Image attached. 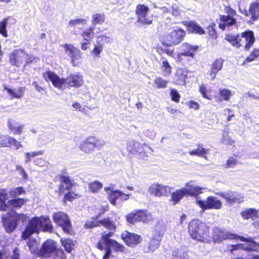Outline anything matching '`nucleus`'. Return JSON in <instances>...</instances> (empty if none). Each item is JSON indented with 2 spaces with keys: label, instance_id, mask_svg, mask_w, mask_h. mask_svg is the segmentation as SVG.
<instances>
[{
  "label": "nucleus",
  "instance_id": "obj_31",
  "mask_svg": "<svg viewBox=\"0 0 259 259\" xmlns=\"http://www.w3.org/2000/svg\"><path fill=\"white\" fill-rule=\"evenodd\" d=\"M162 236V234L156 232L151 237L149 244V249L150 250L154 251L158 247L161 240Z\"/></svg>",
  "mask_w": 259,
  "mask_h": 259
},
{
  "label": "nucleus",
  "instance_id": "obj_2",
  "mask_svg": "<svg viewBox=\"0 0 259 259\" xmlns=\"http://www.w3.org/2000/svg\"><path fill=\"white\" fill-rule=\"evenodd\" d=\"M52 229L53 226L48 217H34L29 220L22 233V238L26 239L32 234L38 233L40 230L51 231Z\"/></svg>",
  "mask_w": 259,
  "mask_h": 259
},
{
  "label": "nucleus",
  "instance_id": "obj_35",
  "mask_svg": "<svg viewBox=\"0 0 259 259\" xmlns=\"http://www.w3.org/2000/svg\"><path fill=\"white\" fill-rule=\"evenodd\" d=\"M62 183L59 188V192L64 193L65 190L69 191L72 187V182L68 177L63 176L61 178Z\"/></svg>",
  "mask_w": 259,
  "mask_h": 259
},
{
  "label": "nucleus",
  "instance_id": "obj_6",
  "mask_svg": "<svg viewBox=\"0 0 259 259\" xmlns=\"http://www.w3.org/2000/svg\"><path fill=\"white\" fill-rule=\"evenodd\" d=\"M105 237H102L97 245L98 249L106 251V253L103 257V259L109 258L111 248H113L116 251H124V247L123 245L114 240H107Z\"/></svg>",
  "mask_w": 259,
  "mask_h": 259
},
{
  "label": "nucleus",
  "instance_id": "obj_32",
  "mask_svg": "<svg viewBox=\"0 0 259 259\" xmlns=\"http://www.w3.org/2000/svg\"><path fill=\"white\" fill-rule=\"evenodd\" d=\"M242 217L245 220L251 219L253 220L259 218L258 211L255 208H247L241 213Z\"/></svg>",
  "mask_w": 259,
  "mask_h": 259
},
{
  "label": "nucleus",
  "instance_id": "obj_37",
  "mask_svg": "<svg viewBox=\"0 0 259 259\" xmlns=\"http://www.w3.org/2000/svg\"><path fill=\"white\" fill-rule=\"evenodd\" d=\"M139 222L143 223H149L154 220L152 215L146 211L143 210H137Z\"/></svg>",
  "mask_w": 259,
  "mask_h": 259
},
{
  "label": "nucleus",
  "instance_id": "obj_42",
  "mask_svg": "<svg viewBox=\"0 0 259 259\" xmlns=\"http://www.w3.org/2000/svg\"><path fill=\"white\" fill-rule=\"evenodd\" d=\"M161 67L164 76H167L170 74L171 72V67L167 60L163 57L162 58Z\"/></svg>",
  "mask_w": 259,
  "mask_h": 259
},
{
  "label": "nucleus",
  "instance_id": "obj_34",
  "mask_svg": "<svg viewBox=\"0 0 259 259\" xmlns=\"http://www.w3.org/2000/svg\"><path fill=\"white\" fill-rule=\"evenodd\" d=\"M186 195L183 188L177 190L171 194L170 201L175 205L179 203L184 196Z\"/></svg>",
  "mask_w": 259,
  "mask_h": 259
},
{
  "label": "nucleus",
  "instance_id": "obj_55",
  "mask_svg": "<svg viewBox=\"0 0 259 259\" xmlns=\"http://www.w3.org/2000/svg\"><path fill=\"white\" fill-rule=\"evenodd\" d=\"M25 193L23 187H19L12 189L9 191L10 195L12 197H15Z\"/></svg>",
  "mask_w": 259,
  "mask_h": 259
},
{
  "label": "nucleus",
  "instance_id": "obj_23",
  "mask_svg": "<svg viewBox=\"0 0 259 259\" xmlns=\"http://www.w3.org/2000/svg\"><path fill=\"white\" fill-rule=\"evenodd\" d=\"M222 198L225 199L226 203L232 204L235 202L240 203L242 197L235 192L228 191L227 192H222L218 194Z\"/></svg>",
  "mask_w": 259,
  "mask_h": 259
},
{
  "label": "nucleus",
  "instance_id": "obj_8",
  "mask_svg": "<svg viewBox=\"0 0 259 259\" xmlns=\"http://www.w3.org/2000/svg\"><path fill=\"white\" fill-rule=\"evenodd\" d=\"M196 203L203 210L219 209L222 207L221 201L213 196H209L205 200H201L197 197Z\"/></svg>",
  "mask_w": 259,
  "mask_h": 259
},
{
  "label": "nucleus",
  "instance_id": "obj_64",
  "mask_svg": "<svg viewBox=\"0 0 259 259\" xmlns=\"http://www.w3.org/2000/svg\"><path fill=\"white\" fill-rule=\"evenodd\" d=\"M54 257H56V259H64L65 258V255L62 249H58L57 247Z\"/></svg>",
  "mask_w": 259,
  "mask_h": 259
},
{
  "label": "nucleus",
  "instance_id": "obj_53",
  "mask_svg": "<svg viewBox=\"0 0 259 259\" xmlns=\"http://www.w3.org/2000/svg\"><path fill=\"white\" fill-rule=\"evenodd\" d=\"M11 137L9 136L3 135L0 137V147H10V141Z\"/></svg>",
  "mask_w": 259,
  "mask_h": 259
},
{
  "label": "nucleus",
  "instance_id": "obj_44",
  "mask_svg": "<svg viewBox=\"0 0 259 259\" xmlns=\"http://www.w3.org/2000/svg\"><path fill=\"white\" fill-rule=\"evenodd\" d=\"M38 242L35 239L31 238L28 240L27 245L31 253L38 255Z\"/></svg>",
  "mask_w": 259,
  "mask_h": 259
},
{
  "label": "nucleus",
  "instance_id": "obj_43",
  "mask_svg": "<svg viewBox=\"0 0 259 259\" xmlns=\"http://www.w3.org/2000/svg\"><path fill=\"white\" fill-rule=\"evenodd\" d=\"M44 153V151L43 150H39L37 151H32V152H26L24 154V157H25V163L27 164L29 163L32 158H34L36 156H39V155H42Z\"/></svg>",
  "mask_w": 259,
  "mask_h": 259
},
{
  "label": "nucleus",
  "instance_id": "obj_21",
  "mask_svg": "<svg viewBox=\"0 0 259 259\" xmlns=\"http://www.w3.org/2000/svg\"><path fill=\"white\" fill-rule=\"evenodd\" d=\"M84 82L83 77L79 73L71 74L66 78V85L69 87L78 88Z\"/></svg>",
  "mask_w": 259,
  "mask_h": 259
},
{
  "label": "nucleus",
  "instance_id": "obj_60",
  "mask_svg": "<svg viewBox=\"0 0 259 259\" xmlns=\"http://www.w3.org/2000/svg\"><path fill=\"white\" fill-rule=\"evenodd\" d=\"M13 147L16 150H18L19 148L22 147V145L20 141H17L15 139L11 138L10 141V148Z\"/></svg>",
  "mask_w": 259,
  "mask_h": 259
},
{
  "label": "nucleus",
  "instance_id": "obj_14",
  "mask_svg": "<svg viewBox=\"0 0 259 259\" xmlns=\"http://www.w3.org/2000/svg\"><path fill=\"white\" fill-rule=\"evenodd\" d=\"M126 148L127 150L131 153H139L140 154V157L144 160H146L148 156L145 154V153H143V150L146 151L151 150V148L146 144L141 145L138 142L134 140L129 141Z\"/></svg>",
  "mask_w": 259,
  "mask_h": 259
},
{
  "label": "nucleus",
  "instance_id": "obj_50",
  "mask_svg": "<svg viewBox=\"0 0 259 259\" xmlns=\"http://www.w3.org/2000/svg\"><path fill=\"white\" fill-rule=\"evenodd\" d=\"M102 187V184L97 181H95L89 184L90 190L94 193L98 192Z\"/></svg>",
  "mask_w": 259,
  "mask_h": 259
},
{
  "label": "nucleus",
  "instance_id": "obj_15",
  "mask_svg": "<svg viewBox=\"0 0 259 259\" xmlns=\"http://www.w3.org/2000/svg\"><path fill=\"white\" fill-rule=\"evenodd\" d=\"M149 12V8L143 4H139L137 6L136 14L137 16L138 22L144 24L149 25L152 21L148 18L147 16Z\"/></svg>",
  "mask_w": 259,
  "mask_h": 259
},
{
  "label": "nucleus",
  "instance_id": "obj_41",
  "mask_svg": "<svg viewBox=\"0 0 259 259\" xmlns=\"http://www.w3.org/2000/svg\"><path fill=\"white\" fill-rule=\"evenodd\" d=\"M188 30L191 32L198 33L199 34H203L205 33V31L202 28L194 22H191L189 23Z\"/></svg>",
  "mask_w": 259,
  "mask_h": 259
},
{
  "label": "nucleus",
  "instance_id": "obj_10",
  "mask_svg": "<svg viewBox=\"0 0 259 259\" xmlns=\"http://www.w3.org/2000/svg\"><path fill=\"white\" fill-rule=\"evenodd\" d=\"M102 147L99 140L95 137H89L80 143L79 149L86 153H90L96 148Z\"/></svg>",
  "mask_w": 259,
  "mask_h": 259
},
{
  "label": "nucleus",
  "instance_id": "obj_38",
  "mask_svg": "<svg viewBox=\"0 0 259 259\" xmlns=\"http://www.w3.org/2000/svg\"><path fill=\"white\" fill-rule=\"evenodd\" d=\"M186 76V74L182 69H178L174 77L175 83L180 85L184 84L185 83Z\"/></svg>",
  "mask_w": 259,
  "mask_h": 259
},
{
  "label": "nucleus",
  "instance_id": "obj_47",
  "mask_svg": "<svg viewBox=\"0 0 259 259\" xmlns=\"http://www.w3.org/2000/svg\"><path fill=\"white\" fill-rule=\"evenodd\" d=\"M94 27H90V28L84 30L82 32L81 35L83 38L84 41H90L94 36Z\"/></svg>",
  "mask_w": 259,
  "mask_h": 259
},
{
  "label": "nucleus",
  "instance_id": "obj_16",
  "mask_svg": "<svg viewBox=\"0 0 259 259\" xmlns=\"http://www.w3.org/2000/svg\"><path fill=\"white\" fill-rule=\"evenodd\" d=\"M213 239L215 242H220L224 239H236L238 235L226 230L216 228L213 231Z\"/></svg>",
  "mask_w": 259,
  "mask_h": 259
},
{
  "label": "nucleus",
  "instance_id": "obj_40",
  "mask_svg": "<svg viewBox=\"0 0 259 259\" xmlns=\"http://www.w3.org/2000/svg\"><path fill=\"white\" fill-rule=\"evenodd\" d=\"M25 202V200L22 198H18L8 200V210H9V209L20 208L23 205Z\"/></svg>",
  "mask_w": 259,
  "mask_h": 259
},
{
  "label": "nucleus",
  "instance_id": "obj_36",
  "mask_svg": "<svg viewBox=\"0 0 259 259\" xmlns=\"http://www.w3.org/2000/svg\"><path fill=\"white\" fill-rule=\"evenodd\" d=\"M8 195L6 190L0 191V210L7 211L8 206Z\"/></svg>",
  "mask_w": 259,
  "mask_h": 259
},
{
  "label": "nucleus",
  "instance_id": "obj_61",
  "mask_svg": "<svg viewBox=\"0 0 259 259\" xmlns=\"http://www.w3.org/2000/svg\"><path fill=\"white\" fill-rule=\"evenodd\" d=\"M86 20L84 19H77L74 20H71L69 22V25L70 26H76L79 24H85Z\"/></svg>",
  "mask_w": 259,
  "mask_h": 259
},
{
  "label": "nucleus",
  "instance_id": "obj_26",
  "mask_svg": "<svg viewBox=\"0 0 259 259\" xmlns=\"http://www.w3.org/2000/svg\"><path fill=\"white\" fill-rule=\"evenodd\" d=\"M104 190L107 195V198L113 205H116V200L120 197L121 191L114 190L112 187H106Z\"/></svg>",
  "mask_w": 259,
  "mask_h": 259
},
{
  "label": "nucleus",
  "instance_id": "obj_54",
  "mask_svg": "<svg viewBox=\"0 0 259 259\" xmlns=\"http://www.w3.org/2000/svg\"><path fill=\"white\" fill-rule=\"evenodd\" d=\"M199 90L204 98L208 100L212 99L211 96L208 95L210 93V90H208L204 84H202L200 85Z\"/></svg>",
  "mask_w": 259,
  "mask_h": 259
},
{
  "label": "nucleus",
  "instance_id": "obj_59",
  "mask_svg": "<svg viewBox=\"0 0 259 259\" xmlns=\"http://www.w3.org/2000/svg\"><path fill=\"white\" fill-rule=\"evenodd\" d=\"M23 127L22 125H14L10 127V130L14 134L20 135L22 132Z\"/></svg>",
  "mask_w": 259,
  "mask_h": 259
},
{
  "label": "nucleus",
  "instance_id": "obj_25",
  "mask_svg": "<svg viewBox=\"0 0 259 259\" xmlns=\"http://www.w3.org/2000/svg\"><path fill=\"white\" fill-rule=\"evenodd\" d=\"M240 38L243 40V46H244L246 50H249L255 41L253 32L251 31L242 33Z\"/></svg>",
  "mask_w": 259,
  "mask_h": 259
},
{
  "label": "nucleus",
  "instance_id": "obj_9",
  "mask_svg": "<svg viewBox=\"0 0 259 259\" xmlns=\"http://www.w3.org/2000/svg\"><path fill=\"white\" fill-rule=\"evenodd\" d=\"M54 222L60 226L62 230L67 233H70L71 226V223L67 214L63 212H57L53 214Z\"/></svg>",
  "mask_w": 259,
  "mask_h": 259
},
{
  "label": "nucleus",
  "instance_id": "obj_19",
  "mask_svg": "<svg viewBox=\"0 0 259 259\" xmlns=\"http://www.w3.org/2000/svg\"><path fill=\"white\" fill-rule=\"evenodd\" d=\"M121 237L126 245L131 247H134L138 245L142 241L141 236L126 231L122 232Z\"/></svg>",
  "mask_w": 259,
  "mask_h": 259
},
{
  "label": "nucleus",
  "instance_id": "obj_58",
  "mask_svg": "<svg viewBox=\"0 0 259 259\" xmlns=\"http://www.w3.org/2000/svg\"><path fill=\"white\" fill-rule=\"evenodd\" d=\"M97 38V40L96 43L98 44H103V46L105 43H111L112 41L110 37L105 35L98 36Z\"/></svg>",
  "mask_w": 259,
  "mask_h": 259
},
{
  "label": "nucleus",
  "instance_id": "obj_17",
  "mask_svg": "<svg viewBox=\"0 0 259 259\" xmlns=\"http://www.w3.org/2000/svg\"><path fill=\"white\" fill-rule=\"evenodd\" d=\"M250 18L251 22H255L259 19V0L252 1L249 5L248 11L243 13Z\"/></svg>",
  "mask_w": 259,
  "mask_h": 259
},
{
  "label": "nucleus",
  "instance_id": "obj_24",
  "mask_svg": "<svg viewBox=\"0 0 259 259\" xmlns=\"http://www.w3.org/2000/svg\"><path fill=\"white\" fill-rule=\"evenodd\" d=\"M100 225H102L110 230H114L116 228L114 224L108 218L105 219L99 222H88L85 224V226L87 228H92L96 226H99Z\"/></svg>",
  "mask_w": 259,
  "mask_h": 259
},
{
  "label": "nucleus",
  "instance_id": "obj_18",
  "mask_svg": "<svg viewBox=\"0 0 259 259\" xmlns=\"http://www.w3.org/2000/svg\"><path fill=\"white\" fill-rule=\"evenodd\" d=\"M170 187L162 184L154 183L150 185L148 189L150 194L156 197H160L166 196Z\"/></svg>",
  "mask_w": 259,
  "mask_h": 259
},
{
  "label": "nucleus",
  "instance_id": "obj_62",
  "mask_svg": "<svg viewBox=\"0 0 259 259\" xmlns=\"http://www.w3.org/2000/svg\"><path fill=\"white\" fill-rule=\"evenodd\" d=\"M215 26V24L213 23H212L209 24V25L208 26V28H207L208 34L213 37H217L216 32L214 29Z\"/></svg>",
  "mask_w": 259,
  "mask_h": 259
},
{
  "label": "nucleus",
  "instance_id": "obj_39",
  "mask_svg": "<svg viewBox=\"0 0 259 259\" xmlns=\"http://www.w3.org/2000/svg\"><path fill=\"white\" fill-rule=\"evenodd\" d=\"M225 39L229 41L232 46L239 48L243 46V40L240 38V36H233L231 35H226Z\"/></svg>",
  "mask_w": 259,
  "mask_h": 259
},
{
  "label": "nucleus",
  "instance_id": "obj_13",
  "mask_svg": "<svg viewBox=\"0 0 259 259\" xmlns=\"http://www.w3.org/2000/svg\"><path fill=\"white\" fill-rule=\"evenodd\" d=\"M43 77L47 81H51L55 88L63 89L66 87V78L60 77L52 71H47L44 72Z\"/></svg>",
  "mask_w": 259,
  "mask_h": 259
},
{
  "label": "nucleus",
  "instance_id": "obj_20",
  "mask_svg": "<svg viewBox=\"0 0 259 259\" xmlns=\"http://www.w3.org/2000/svg\"><path fill=\"white\" fill-rule=\"evenodd\" d=\"M65 53L71 59V62L74 64L75 61L82 58V53L80 51L71 45L65 44L63 46Z\"/></svg>",
  "mask_w": 259,
  "mask_h": 259
},
{
  "label": "nucleus",
  "instance_id": "obj_12",
  "mask_svg": "<svg viewBox=\"0 0 259 259\" xmlns=\"http://www.w3.org/2000/svg\"><path fill=\"white\" fill-rule=\"evenodd\" d=\"M43 77L47 81H51L55 88L63 89L66 87V78L60 77L52 71H47L44 72Z\"/></svg>",
  "mask_w": 259,
  "mask_h": 259
},
{
  "label": "nucleus",
  "instance_id": "obj_28",
  "mask_svg": "<svg viewBox=\"0 0 259 259\" xmlns=\"http://www.w3.org/2000/svg\"><path fill=\"white\" fill-rule=\"evenodd\" d=\"M224 60L222 58L216 59L211 64L209 75L212 80L214 79L218 72L222 69Z\"/></svg>",
  "mask_w": 259,
  "mask_h": 259
},
{
  "label": "nucleus",
  "instance_id": "obj_56",
  "mask_svg": "<svg viewBox=\"0 0 259 259\" xmlns=\"http://www.w3.org/2000/svg\"><path fill=\"white\" fill-rule=\"evenodd\" d=\"M154 83L157 88H165L166 87L167 81L161 77H157L154 80Z\"/></svg>",
  "mask_w": 259,
  "mask_h": 259
},
{
  "label": "nucleus",
  "instance_id": "obj_49",
  "mask_svg": "<svg viewBox=\"0 0 259 259\" xmlns=\"http://www.w3.org/2000/svg\"><path fill=\"white\" fill-rule=\"evenodd\" d=\"M105 20V16L104 14H96L93 16L92 23L94 25L101 24Z\"/></svg>",
  "mask_w": 259,
  "mask_h": 259
},
{
  "label": "nucleus",
  "instance_id": "obj_7",
  "mask_svg": "<svg viewBox=\"0 0 259 259\" xmlns=\"http://www.w3.org/2000/svg\"><path fill=\"white\" fill-rule=\"evenodd\" d=\"M225 12L227 14V15H222L219 16V28L224 30L227 27L232 26H237V17L238 15L236 11L230 6H227L225 8Z\"/></svg>",
  "mask_w": 259,
  "mask_h": 259
},
{
  "label": "nucleus",
  "instance_id": "obj_45",
  "mask_svg": "<svg viewBox=\"0 0 259 259\" xmlns=\"http://www.w3.org/2000/svg\"><path fill=\"white\" fill-rule=\"evenodd\" d=\"M103 44H98L96 43L94 45V48L91 51V53L93 55L94 58H99L101 57V54L103 51Z\"/></svg>",
  "mask_w": 259,
  "mask_h": 259
},
{
  "label": "nucleus",
  "instance_id": "obj_1",
  "mask_svg": "<svg viewBox=\"0 0 259 259\" xmlns=\"http://www.w3.org/2000/svg\"><path fill=\"white\" fill-rule=\"evenodd\" d=\"M236 239L244 241V243L228 244L227 249L230 253L231 259H259V255H254L250 257H243L240 255L242 250L256 251L259 248V244L254 241L251 238H245L238 236Z\"/></svg>",
  "mask_w": 259,
  "mask_h": 259
},
{
  "label": "nucleus",
  "instance_id": "obj_48",
  "mask_svg": "<svg viewBox=\"0 0 259 259\" xmlns=\"http://www.w3.org/2000/svg\"><path fill=\"white\" fill-rule=\"evenodd\" d=\"M10 216L14 218L15 220L16 221L17 223L18 221H21L22 222H24L26 221L27 219L28 218V216L26 214L23 213H17L15 211L13 210H11L10 212Z\"/></svg>",
  "mask_w": 259,
  "mask_h": 259
},
{
  "label": "nucleus",
  "instance_id": "obj_33",
  "mask_svg": "<svg viewBox=\"0 0 259 259\" xmlns=\"http://www.w3.org/2000/svg\"><path fill=\"white\" fill-rule=\"evenodd\" d=\"M188 153L192 156H196L206 158L205 155L209 153V149H205L203 148L201 145L199 144L197 148L194 150H190L189 151Z\"/></svg>",
  "mask_w": 259,
  "mask_h": 259
},
{
  "label": "nucleus",
  "instance_id": "obj_5",
  "mask_svg": "<svg viewBox=\"0 0 259 259\" xmlns=\"http://www.w3.org/2000/svg\"><path fill=\"white\" fill-rule=\"evenodd\" d=\"M186 32L182 29L172 30L161 35L159 40L164 46L170 47L180 44Z\"/></svg>",
  "mask_w": 259,
  "mask_h": 259
},
{
  "label": "nucleus",
  "instance_id": "obj_3",
  "mask_svg": "<svg viewBox=\"0 0 259 259\" xmlns=\"http://www.w3.org/2000/svg\"><path fill=\"white\" fill-rule=\"evenodd\" d=\"M188 232L191 237L195 240L202 242H209L208 227L205 224L198 220L192 221L189 225Z\"/></svg>",
  "mask_w": 259,
  "mask_h": 259
},
{
  "label": "nucleus",
  "instance_id": "obj_11",
  "mask_svg": "<svg viewBox=\"0 0 259 259\" xmlns=\"http://www.w3.org/2000/svg\"><path fill=\"white\" fill-rule=\"evenodd\" d=\"M57 247V243L53 240H48L44 243L38 251V255L42 257H55V253Z\"/></svg>",
  "mask_w": 259,
  "mask_h": 259
},
{
  "label": "nucleus",
  "instance_id": "obj_52",
  "mask_svg": "<svg viewBox=\"0 0 259 259\" xmlns=\"http://www.w3.org/2000/svg\"><path fill=\"white\" fill-rule=\"evenodd\" d=\"M219 95L223 98V100L228 101L233 94L231 91L224 89L219 91Z\"/></svg>",
  "mask_w": 259,
  "mask_h": 259
},
{
  "label": "nucleus",
  "instance_id": "obj_51",
  "mask_svg": "<svg viewBox=\"0 0 259 259\" xmlns=\"http://www.w3.org/2000/svg\"><path fill=\"white\" fill-rule=\"evenodd\" d=\"M138 213L137 210L127 214L126 215V221L130 224H134L136 222H139V219L137 217Z\"/></svg>",
  "mask_w": 259,
  "mask_h": 259
},
{
  "label": "nucleus",
  "instance_id": "obj_63",
  "mask_svg": "<svg viewBox=\"0 0 259 259\" xmlns=\"http://www.w3.org/2000/svg\"><path fill=\"white\" fill-rule=\"evenodd\" d=\"M172 255L175 257H178V258H180V259H189V256L185 252H177L176 250H175L173 252Z\"/></svg>",
  "mask_w": 259,
  "mask_h": 259
},
{
  "label": "nucleus",
  "instance_id": "obj_29",
  "mask_svg": "<svg viewBox=\"0 0 259 259\" xmlns=\"http://www.w3.org/2000/svg\"><path fill=\"white\" fill-rule=\"evenodd\" d=\"M4 90L7 92L11 97V99L17 98L20 99L24 96L25 91L24 87H19L17 89H11L6 87L4 88Z\"/></svg>",
  "mask_w": 259,
  "mask_h": 259
},
{
  "label": "nucleus",
  "instance_id": "obj_46",
  "mask_svg": "<svg viewBox=\"0 0 259 259\" xmlns=\"http://www.w3.org/2000/svg\"><path fill=\"white\" fill-rule=\"evenodd\" d=\"M61 243L67 252H71V251L73 249L74 245L71 240L62 238L61 239Z\"/></svg>",
  "mask_w": 259,
  "mask_h": 259
},
{
  "label": "nucleus",
  "instance_id": "obj_57",
  "mask_svg": "<svg viewBox=\"0 0 259 259\" xmlns=\"http://www.w3.org/2000/svg\"><path fill=\"white\" fill-rule=\"evenodd\" d=\"M9 19V18H5L2 21L0 22V33L4 37H7L8 36L6 27Z\"/></svg>",
  "mask_w": 259,
  "mask_h": 259
},
{
  "label": "nucleus",
  "instance_id": "obj_30",
  "mask_svg": "<svg viewBox=\"0 0 259 259\" xmlns=\"http://www.w3.org/2000/svg\"><path fill=\"white\" fill-rule=\"evenodd\" d=\"M181 47L183 52L180 53V57L190 56L193 58L195 52L197 50V47L190 46L187 43L183 44Z\"/></svg>",
  "mask_w": 259,
  "mask_h": 259
},
{
  "label": "nucleus",
  "instance_id": "obj_4",
  "mask_svg": "<svg viewBox=\"0 0 259 259\" xmlns=\"http://www.w3.org/2000/svg\"><path fill=\"white\" fill-rule=\"evenodd\" d=\"M39 58L27 53L24 50L18 49L13 51L9 54V62L17 67L20 66L24 62L26 64L36 62Z\"/></svg>",
  "mask_w": 259,
  "mask_h": 259
},
{
  "label": "nucleus",
  "instance_id": "obj_27",
  "mask_svg": "<svg viewBox=\"0 0 259 259\" xmlns=\"http://www.w3.org/2000/svg\"><path fill=\"white\" fill-rule=\"evenodd\" d=\"M9 215L10 217H8V218H6L3 216L2 220L6 231L7 232L10 233L15 229L17 226V223L14 218L10 216V213H9Z\"/></svg>",
  "mask_w": 259,
  "mask_h": 259
},
{
  "label": "nucleus",
  "instance_id": "obj_22",
  "mask_svg": "<svg viewBox=\"0 0 259 259\" xmlns=\"http://www.w3.org/2000/svg\"><path fill=\"white\" fill-rule=\"evenodd\" d=\"M186 195H189L192 197H198L199 194L202 193V188L196 185L193 181H191L185 184V187H183Z\"/></svg>",
  "mask_w": 259,
  "mask_h": 259
}]
</instances>
